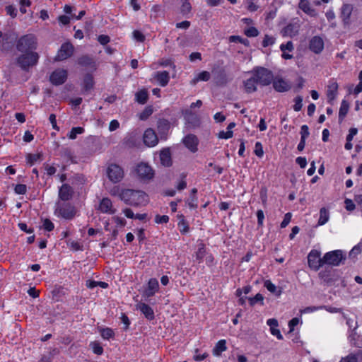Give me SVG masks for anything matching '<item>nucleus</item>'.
I'll return each mask as SVG.
<instances>
[{
	"label": "nucleus",
	"mask_w": 362,
	"mask_h": 362,
	"mask_svg": "<svg viewBox=\"0 0 362 362\" xmlns=\"http://www.w3.org/2000/svg\"><path fill=\"white\" fill-rule=\"evenodd\" d=\"M122 197V201L132 206H146L149 202L148 194L143 190L127 189Z\"/></svg>",
	"instance_id": "obj_1"
},
{
	"label": "nucleus",
	"mask_w": 362,
	"mask_h": 362,
	"mask_svg": "<svg viewBox=\"0 0 362 362\" xmlns=\"http://www.w3.org/2000/svg\"><path fill=\"white\" fill-rule=\"evenodd\" d=\"M37 44V37L34 34L28 33L18 39L16 47L19 52H35Z\"/></svg>",
	"instance_id": "obj_2"
},
{
	"label": "nucleus",
	"mask_w": 362,
	"mask_h": 362,
	"mask_svg": "<svg viewBox=\"0 0 362 362\" xmlns=\"http://www.w3.org/2000/svg\"><path fill=\"white\" fill-rule=\"evenodd\" d=\"M211 74L217 86L224 87L233 80V78L227 74L225 67L218 63L212 65Z\"/></svg>",
	"instance_id": "obj_3"
},
{
	"label": "nucleus",
	"mask_w": 362,
	"mask_h": 362,
	"mask_svg": "<svg viewBox=\"0 0 362 362\" xmlns=\"http://www.w3.org/2000/svg\"><path fill=\"white\" fill-rule=\"evenodd\" d=\"M258 85L269 86L273 81V73L271 70L263 66H255L250 71Z\"/></svg>",
	"instance_id": "obj_4"
},
{
	"label": "nucleus",
	"mask_w": 362,
	"mask_h": 362,
	"mask_svg": "<svg viewBox=\"0 0 362 362\" xmlns=\"http://www.w3.org/2000/svg\"><path fill=\"white\" fill-rule=\"evenodd\" d=\"M22 54L16 58L17 64L23 71H28L30 67L36 65L40 56L36 52H21Z\"/></svg>",
	"instance_id": "obj_5"
},
{
	"label": "nucleus",
	"mask_w": 362,
	"mask_h": 362,
	"mask_svg": "<svg viewBox=\"0 0 362 362\" xmlns=\"http://www.w3.org/2000/svg\"><path fill=\"white\" fill-rule=\"evenodd\" d=\"M54 214L57 216L64 219L72 220L76 214V207L69 202L58 203Z\"/></svg>",
	"instance_id": "obj_6"
},
{
	"label": "nucleus",
	"mask_w": 362,
	"mask_h": 362,
	"mask_svg": "<svg viewBox=\"0 0 362 362\" xmlns=\"http://www.w3.org/2000/svg\"><path fill=\"white\" fill-rule=\"evenodd\" d=\"M319 278L327 286L335 284L339 277V272L331 265L324 267L318 274Z\"/></svg>",
	"instance_id": "obj_7"
},
{
	"label": "nucleus",
	"mask_w": 362,
	"mask_h": 362,
	"mask_svg": "<svg viewBox=\"0 0 362 362\" xmlns=\"http://www.w3.org/2000/svg\"><path fill=\"white\" fill-rule=\"evenodd\" d=\"M137 178L142 182H147L154 177V170L147 163H140L137 164L134 170Z\"/></svg>",
	"instance_id": "obj_8"
},
{
	"label": "nucleus",
	"mask_w": 362,
	"mask_h": 362,
	"mask_svg": "<svg viewBox=\"0 0 362 362\" xmlns=\"http://www.w3.org/2000/svg\"><path fill=\"white\" fill-rule=\"evenodd\" d=\"M321 252L317 250H311L308 255V264L311 270L318 271L320 268H323V261L322 260Z\"/></svg>",
	"instance_id": "obj_9"
},
{
	"label": "nucleus",
	"mask_w": 362,
	"mask_h": 362,
	"mask_svg": "<svg viewBox=\"0 0 362 362\" xmlns=\"http://www.w3.org/2000/svg\"><path fill=\"white\" fill-rule=\"evenodd\" d=\"M108 179L113 183L119 182L124 177V170L121 166L117 164H110L106 170Z\"/></svg>",
	"instance_id": "obj_10"
},
{
	"label": "nucleus",
	"mask_w": 362,
	"mask_h": 362,
	"mask_svg": "<svg viewBox=\"0 0 362 362\" xmlns=\"http://www.w3.org/2000/svg\"><path fill=\"white\" fill-rule=\"evenodd\" d=\"M68 77L67 71L64 69H57L53 71L50 76L49 81L54 86H60L64 84Z\"/></svg>",
	"instance_id": "obj_11"
},
{
	"label": "nucleus",
	"mask_w": 362,
	"mask_h": 362,
	"mask_svg": "<svg viewBox=\"0 0 362 362\" xmlns=\"http://www.w3.org/2000/svg\"><path fill=\"white\" fill-rule=\"evenodd\" d=\"M74 52V46L71 42L63 43L56 56L55 60L63 61L69 58Z\"/></svg>",
	"instance_id": "obj_12"
},
{
	"label": "nucleus",
	"mask_w": 362,
	"mask_h": 362,
	"mask_svg": "<svg viewBox=\"0 0 362 362\" xmlns=\"http://www.w3.org/2000/svg\"><path fill=\"white\" fill-rule=\"evenodd\" d=\"M323 265H331L332 267L339 264V250H335L326 252L322 258Z\"/></svg>",
	"instance_id": "obj_13"
},
{
	"label": "nucleus",
	"mask_w": 362,
	"mask_h": 362,
	"mask_svg": "<svg viewBox=\"0 0 362 362\" xmlns=\"http://www.w3.org/2000/svg\"><path fill=\"white\" fill-rule=\"evenodd\" d=\"M159 290V283L156 278H151L148 283L147 287L144 291L142 296L146 300L153 296Z\"/></svg>",
	"instance_id": "obj_14"
},
{
	"label": "nucleus",
	"mask_w": 362,
	"mask_h": 362,
	"mask_svg": "<svg viewBox=\"0 0 362 362\" xmlns=\"http://www.w3.org/2000/svg\"><path fill=\"white\" fill-rule=\"evenodd\" d=\"M170 128V122L164 118L159 119L157 122V130L161 140H167Z\"/></svg>",
	"instance_id": "obj_15"
},
{
	"label": "nucleus",
	"mask_w": 362,
	"mask_h": 362,
	"mask_svg": "<svg viewBox=\"0 0 362 362\" xmlns=\"http://www.w3.org/2000/svg\"><path fill=\"white\" fill-rule=\"evenodd\" d=\"M144 143L148 147H153L158 143L156 133L152 128L145 130L143 136Z\"/></svg>",
	"instance_id": "obj_16"
},
{
	"label": "nucleus",
	"mask_w": 362,
	"mask_h": 362,
	"mask_svg": "<svg viewBox=\"0 0 362 362\" xmlns=\"http://www.w3.org/2000/svg\"><path fill=\"white\" fill-rule=\"evenodd\" d=\"M59 198L64 202H67L72 199L74 195L73 188L69 184H63L59 189Z\"/></svg>",
	"instance_id": "obj_17"
},
{
	"label": "nucleus",
	"mask_w": 362,
	"mask_h": 362,
	"mask_svg": "<svg viewBox=\"0 0 362 362\" xmlns=\"http://www.w3.org/2000/svg\"><path fill=\"white\" fill-rule=\"evenodd\" d=\"M323 39L318 36H313L309 41V49L315 54H320L324 49Z\"/></svg>",
	"instance_id": "obj_18"
},
{
	"label": "nucleus",
	"mask_w": 362,
	"mask_h": 362,
	"mask_svg": "<svg viewBox=\"0 0 362 362\" xmlns=\"http://www.w3.org/2000/svg\"><path fill=\"white\" fill-rule=\"evenodd\" d=\"M182 143L191 152L195 153L197 151L199 140L194 134H189L186 135L182 139Z\"/></svg>",
	"instance_id": "obj_19"
},
{
	"label": "nucleus",
	"mask_w": 362,
	"mask_h": 362,
	"mask_svg": "<svg viewBox=\"0 0 362 362\" xmlns=\"http://www.w3.org/2000/svg\"><path fill=\"white\" fill-rule=\"evenodd\" d=\"M98 210L103 214H114L116 212V209L113 208L111 199L108 197H104L100 200Z\"/></svg>",
	"instance_id": "obj_20"
},
{
	"label": "nucleus",
	"mask_w": 362,
	"mask_h": 362,
	"mask_svg": "<svg viewBox=\"0 0 362 362\" xmlns=\"http://www.w3.org/2000/svg\"><path fill=\"white\" fill-rule=\"evenodd\" d=\"M274 90L279 93H284L289 90L290 86L281 77H274L272 82Z\"/></svg>",
	"instance_id": "obj_21"
},
{
	"label": "nucleus",
	"mask_w": 362,
	"mask_h": 362,
	"mask_svg": "<svg viewBox=\"0 0 362 362\" xmlns=\"http://www.w3.org/2000/svg\"><path fill=\"white\" fill-rule=\"evenodd\" d=\"M137 309L141 311L148 320L151 321L154 320V311L149 305L145 303H140L137 305Z\"/></svg>",
	"instance_id": "obj_22"
},
{
	"label": "nucleus",
	"mask_w": 362,
	"mask_h": 362,
	"mask_svg": "<svg viewBox=\"0 0 362 362\" xmlns=\"http://www.w3.org/2000/svg\"><path fill=\"white\" fill-rule=\"evenodd\" d=\"M154 79L162 86H166L170 81V74L167 71H157L154 74Z\"/></svg>",
	"instance_id": "obj_23"
},
{
	"label": "nucleus",
	"mask_w": 362,
	"mask_h": 362,
	"mask_svg": "<svg viewBox=\"0 0 362 362\" xmlns=\"http://www.w3.org/2000/svg\"><path fill=\"white\" fill-rule=\"evenodd\" d=\"M298 8L311 17L317 16L316 10L312 7L308 0H300L298 3Z\"/></svg>",
	"instance_id": "obj_24"
},
{
	"label": "nucleus",
	"mask_w": 362,
	"mask_h": 362,
	"mask_svg": "<svg viewBox=\"0 0 362 362\" xmlns=\"http://www.w3.org/2000/svg\"><path fill=\"white\" fill-rule=\"evenodd\" d=\"M353 11V6L349 4H344L341 13L344 25H349L353 21L351 13Z\"/></svg>",
	"instance_id": "obj_25"
},
{
	"label": "nucleus",
	"mask_w": 362,
	"mask_h": 362,
	"mask_svg": "<svg viewBox=\"0 0 362 362\" xmlns=\"http://www.w3.org/2000/svg\"><path fill=\"white\" fill-rule=\"evenodd\" d=\"M160 163L165 167H170L173 164L171 153L169 148H163L160 152Z\"/></svg>",
	"instance_id": "obj_26"
},
{
	"label": "nucleus",
	"mask_w": 362,
	"mask_h": 362,
	"mask_svg": "<svg viewBox=\"0 0 362 362\" xmlns=\"http://www.w3.org/2000/svg\"><path fill=\"white\" fill-rule=\"evenodd\" d=\"M338 83L336 81H329L327 89V97L328 103H332L336 98L338 91Z\"/></svg>",
	"instance_id": "obj_27"
},
{
	"label": "nucleus",
	"mask_w": 362,
	"mask_h": 362,
	"mask_svg": "<svg viewBox=\"0 0 362 362\" xmlns=\"http://www.w3.org/2000/svg\"><path fill=\"white\" fill-rule=\"evenodd\" d=\"M257 85L258 83L252 76L243 81L245 92L248 94L256 92Z\"/></svg>",
	"instance_id": "obj_28"
},
{
	"label": "nucleus",
	"mask_w": 362,
	"mask_h": 362,
	"mask_svg": "<svg viewBox=\"0 0 362 362\" xmlns=\"http://www.w3.org/2000/svg\"><path fill=\"white\" fill-rule=\"evenodd\" d=\"M177 228L182 235H185L189 231V225L183 214H177Z\"/></svg>",
	"instance_id": "obj_29"
},
{
	"label": "nucleus",
	"mask_w": 362,
	"mask_h": 362,
	"mask_svg": "<svg viewBox=\"0 0 362 362\" xmlns=\"http://www.w3.org/2000/svg\"><path fill=\"white\" fill-rule=\"evenodd\" d=\"M197 189L192 188L190 191L189 198L185 201L187 205L191 209H196L198 207V197L197 196Z\"/></svg>",
	"instance_id": "obj_30"
},
{
	"label": "nucleus",
	"mask_w": 362,
	"mask_h": 362,
	"mask_svg": "<svg viewBox=\"0 0 362 362\" xmlns=\"http://www.w3.org/2000/svg\"><path fill=\"white\" fill-rule=\"evenodd\" d=\"M78 64L84 67H90L94 70L96 69L95 61L88 55H83L78 59Z\"/></svg>",
	"instance_id": "obj_31"
},
{
	"label": "nucleus",
	"mask_w": 362,
	"mask_h": 362,
	"mask_svg": "<svg viewBox=\"0 0 362 362\" xmlns=\"http://www.w3.org/2000/svg\"><path fill=\"white\" fill-rule=\"evenodd\" d=\"M280 49L282 52L281 57L284 59H291L293 55L286 52V50L292 52L294 49V46L292 41H288L286 44L282 43L280 45Z\"/></svg>",
	"instance_id": "obj_32"
},
{
	"label": "nucleus",
	"mask_w": 362,
	"mask_h": 362,
	"mask_svg": "<svg viewBox=\"0 0 362 362\" xmlns=\"http://www.w3.org/2000/svg\"><path fill=\"white\" fill-rule=\"evenodd\" d=\"M93 76L90 74H86L83 80V90L88 92L93 88L94 86Z\"/></svg>",
	"instance_id": "obj_33"
},
{
	"label": "nucleus",
	"mask_w": 362,
	"mask_h": 362,
	"mask_svg": "<svg viewBox=\"0 0 362 362\" xmlns=\"http://www.w3.org/2000/svg\"><path fill=\"white\" fill-rule=\"evenodd\" d=\"M298 33V27L293 23H288L283 30L282 33L284 35L293 37Z\"/></svg>",
	"instance_id": "obj_34"
},
{
	"label": "nucleus",
	"mask_w": 362,
	"mask_h": 362,
	"mask_svg": "<svg viewBox=\"0 0 362 362\" xmlns=\"http://www.w3.org/2000/svg\"><path fill=\"white\" fill-rule=\"evenodd\" d=\"M206 255V248L204 243L198 245V249L195 252L196 260L199 264L203 262L204 257Z\"/></svg>",
	"instance_id": "obj_35"
},
{
	"label": "nucleus",
	"mask_w": 362,
	"mask_h": 362,
	"mask_svg": "<svg viewBox=\"0 0 362 362\" xmlns=\"http://www.w3.org/2000/svg\"><path fill=\"white\" fill-rule=\"evenodd\" d=\"M98 332H100L101 337L105 340L113 339L115 335L113 329L110 327H99Z\"/></svg>",
	"instance_id": "obj_36"
},
{
	"label": "nucleus",
	"mask_w": 362,
	"mask_h": 362,
	"mask_svg": "<svg viewBox=\"0 0 362 362\" xmlns=\"http://www.w3.org/2000/svg\"><path fill=\"white\" fill-rule=\"evenodd\" d=\"M227 350L226 341L225 339H220L216 344L213 349V354L215 356H219L221 354Z\"/></svg>",
	"instance_id": "obj_37"
},
{
	"label": "nucleus",
	"mask_w": 362,
	"mask_h": 362,
	"mask_svg": "<svg viewBox=\"0 0 362 362\" xmlns=\"http://www.w3.org/2000/svg\"><path fill=\"white\" fill-rule=\"evenodd\" d=\"M358 129L356 128H351L349 131V134L346 136V142L344 145V148L346 150H351L353 147V144L351 143V141L353 140V138L357 134Z\"/></svg>",
	"instance_id": "obj_38"
},
{
	"label": "nucleus",
	"mask_w": 362,
	"mask_h": 362,
	"mask_svg": "<svg viewBox=\"0 0 362 362\" xmlns=\"http://www.w3.org/2000/svg\"><path fill=\"white\" fill-rule=\"evenodd\" d=\"M264 286L271 293H274L276 296H279L282 293L281 288L277 289L275 284H274L270 280H266L264 282Z\"/></svg>",
	"instance_id": "obj_39"
},
{
	"label": "nucleus",
	"mask_w": 362,
	"mask_h": 362,
	"mask_svg": "<svg viewBox=\"0 0 362 362\" xmlns=\"http://www.w3.org/2000/svg\"><path fill=\"white\" fill-rule=\"evenodd\" d=\"M148 99V92L145 89H142L135 94V100L136 101L141 105L146 103Z\"/></svg>",
	"instance_id": "obj_40"
},
{
	"label": "nucleus",
	"mask_w": 362,
	"mask_h": 362,
	"mask_svg": "<svg viewBox=\"0 0 362 362\" xmlns=\"http://www.w3.org/2000/svg\"><path fill=\"white\" fill-rule=\"evenodd\" d=\"M320 309H325L331 313H337L339 312V308L332 307V306H329V305H323V306H320V307H308L305 309V312H307V311L313 312V311H316Z\"/></svg>",
	"instance_id": "obj_41"
},
{
	"label": "nucleus",
	"mask_w": 362,
	"mask_h": 362,
	"mask_svg": "<svg viewBox=\"0 0 362 362\" xmlns=\"http://www.w3.org/2000/svg\"><path fill=\"white\" fill-rule=\"evenodd\" d=\"M125 189H126L121 188L119 185H115L109 190V193L111 196L118 197L122 201V196Z\"/></svg>",
	"instance_id": "obj_42"
},
{
	"label": "nucleus",
	"mask_w": 362,
	"mask_h": 362,
	"mask_svg": "<svg viewBox=\"0 0 362 362\" xmlns=\"http://www.w3.org/2000/svg\"><path fill=\"white\" fill-rule=\"evenodd\" d=\"M182 5L180 6V13L186 16H187L192 11V5L189 0H181Z\"/></svg>",
	"instance_id": "obj_43"
},
{
	"label": "nucleus",
	"mask_w": 362,
	"mask_h": 362,
	"mask_svg": "<svg viewBox=\"0 0 362 362\" xmlns=\"http://www.w3.org/2000/svg\"><path fill=\"white\" fill-rule=\"evenodd\" d=\"M329 220V212L325 208H322L320 210V218L318 220V225L322 226L325 224Z\"/></svg>",
	"instance_id": "obj_44"
},
{
	"label": "nucleus",
	"mask_w": 362,
	"mask_h": 362,
	"mask_svg": "<svg viewBox=\"0 0 362 362\" xmlns=\"http://www.w3.org/2000/svg\"><path fill=\"white\" fill-rule=\"evenodd\" d=\"M249 304L253 307L256 303L264 305V296L261 293H257L254 297L248 298Z\"/></svg>",
	"instance_id": "obj_45"
},
{
	"label": "nucleus",
	"mask_w": 362,
	"mask_h": 362,
	"mask_svg": "<svg viewBox=\"0 0 362 362\" xmlns=\"http://www.w3.org/2000/svg\"><path fill=\"white\" fill-rule=\"evenodd\" d=\"M362 252V242L355 245L349 252V257L352 259L357 258L358 255Z\"/></svg>",
	"instance_id": "obj_46"
},
{
	"label": "nucleus",
	"mask_w": 362,
	"mask_h": 362,
	"mask_svg": "<svg viewBox=\"0 0 362 362\" xmlns=\"http://www.w3.org/2000/svg\"><path fill=\"white\" fill-rule=\"evenodd\" d=\"M84 131V129L81 127H72L68 134V137L70 139H75L77 136V134H83Z\"/></svg>",
	"instance_id": "obj_47"
},
{
	"label": "nucleus",
	"mask_w": 362,
	"mask_h": 362,
	"mask_svg": "<svg viewBox=\"0 0 362 362\" xmlns=\"http://www.w3.org/2000/svg\"><path fill=\"white\" fill-rule=\"evenodd\" d=\"M42 155L40 153H28L26 156L27 163L30 165H33L41 158Z\"/></svg>",
	"instance_id": "obj_48"
},
{
	"label": "nucleus",
	"mask_w": 362,
	"mask_h": 362,
	"mask_svg": "<svg viewBox=\"0 0 362 362\" xmlns=\"http://www.w3.org/2000/svg\"><path fill=\"white\" fill-rule=\"evenodd\" d=\"M244 34L247 37H255L259 35V32L255 27L251 26L244 30Z\"/></svg>",
	"instance_id": "obj_49"
},
{
	"label": "nucleus",
	"mask_w": 362,
	"mask_h": 362,
	"mask_svg": "<svg viewBox=\"0 0 362 362\" xmlns=\"http://www.w3.org/2000/svg\"><path fill=\"white\" fill-rule=\"evenodd\" d=\"M93 352L97 355H101L103 353V348L98 341L91 342L90 344Z\"/></svg>",
	"instance_id": "obj_50"
},
{
	"label": "nucleus",
	"mask_w": 362,
	"mask_h": 362,
	"mask_svg": "<svg viewBox=\"0 0 362 362\" xmlns=\"http://www.w3.org/2000/svg\"><path fill=\"white\" fill-rule=\"evenodd\" d=\"M362 91V81H360L359 83L354 88L353 85H350L347 87V92L349 94L354 93L356 95L360 93Z\"/></svg>",
	"instance_id": "obj_51"
},
{
	"label": "nucleus",
	"mask_w": 362,
	"mask_h": 362,
	"mask_svg": "<svg viewBox=\"0 0 362 362\" xmlns=\"http://www.w3.org/2000/svg\"><path fill=\"white\" fill-rule=\"evenodd\" d=\"M210 78H211V74L209 71H202L198 74V75L196 77V79L197 81H202L206 82V81H209Z\"/></svg>",
	"instance_id": "obj_52"
},
{
	"label": "nucleus",
	"mask_w": 362,
	"mask_h": 362,
	"mask_svg": "<svg viewBox=\"0 0 362 362\" xmlns=\"http://www.w3.org/2000/svg\"><path fill=\"white\" fill-rule=\"evenodd\" d=\"M295 104L293 106L294 111L299 112L301 110L303 107V98L300 95H298L294 98Z\"/></svg>",
	"instance_id": "obj_53"
},
{
	"label": "nucleus",
	"mask_w": 362,
	"mask_h": 362,
	"mask_svg": "<svg viewBox=\"0 0 362 362\" xmlns=\"http://www.w3.org/2000/svg\"><path fill=\"white\" fill-rule=\"evenodd\" d=\"M254 153L259 158H262L264 156L263 146L261 142L257 141L255 143Z\"/></svg>",
	"instance_id": "obj_54"
},
{
	"label": "nucleus",
	"mask_w": 362,
	"mask_h": 362,
	"mask_svg": "<svg viewBox=\"0 0 362 362\" xmlns=\"http://www.w3.org/2000/svg\"><path fill=\"white\" fill-rule=\"evenodd\" d=\"M275 43V38L266 35L262 40V45L263 47H267L270 45H272Z\"/></svg>",
	"instance_id": "obj_55"
},
{
	"label": "nucleus",
	"mask_w": 362,
	"mask_h": 362,
	"mask_svg": "<svg viewBox=\"0 0 362 362\" xmlns=\"http://www.w3.org/2000/svg\"><path fill=\"white\" fill-rule=\"evenodd\" d=\"M349 108V103L348 101V99H346V97L343 100L342 103H341V117L345 116L346 113L348 112Z\"/></svg>",
	"instance_id": "obj_56"
},
{
	"label": "nucleus",
	"mask_w": 362,
	"mask_h": 362,
	"mask_svg": "<svg viewBox=\"0 0 362 362\" xmlns=\"http://www.w3.org/2000/svg\"><path fill=\"white\" fill-rule=\"evenodd\" d=\"M14 192L17 194L23 195L27 192V186L24 184H17L14 187Z\"/></svg>",
	"instance_id": "obj_57"
},
{
	"label": "nucleus",
	"mask_w": 362,
	"mask_h": 362,
	"mask_svg": "<svg viewBox=\"0 0 362 362\" xmlns=\"http://www.w3.org/2000/svg\"><path fill=\"white\" fill-rule=\"evenodd\" d=\"M169 216L168 215L157 214L155 216L154 221L158 224L167 223L169 221Z\"/></svg>",
	"instance_id": "obj_58"
},
{
	"label": "nucleus",
	"mask_w": 362,
	"mask_h": 362,
	"mask_svg": "<svg viewBox=\"0 0 362 362\" xmlns=\"http://www.w3.org/2000/svg\"><path fill=\"white\" fill-rule=\"evenodd\" d=\"M42 226H43V228L46 231H48V232L52 231L54 230V223L49 218H45L43 221Z\"/></svg>",
	"instance_id": "obj_59"
},
{
	"label": "nucleus",
	"mask_w": 362,
	"mask_h": 362,
	"mask_svg": "<svg viewBox=\"0 0 362 362\" xmlns=\"http://www.w3.org/2000/svg\"><path fill=\"white\" fill-rule=\"evenodd\" d=\"M259 197L262 201V203L264 206H265L267 203V189L265 187H262L259 191Z\"/></svg>",
	"instance_id": "obj_60"
},
{
	"label": "nucleus",
	"mask_w": 362,
	"mask_h": 362,
	"mask_svg": "<svg viewBox=\"0 0 362 362\" xmlns=\"http://www.w3.org/2000/svg\"><path fill=\"white\" fill-rule=\"evenodd\" d=\"M152 113L153 110L150 107H146L144 110L140 113L139 119L141 120H146L149 116L152 115Z\"/></svg>",
	"instance_id": "obj_61"
},
{
	"label": "nucleus",
	"mask_w": 362,
	"mask_h": 362,
	"mask_svg": "<svg viewBox=\"0 0 362 362\" xmlns=\"http://www.w3.org/2000/svg\"><path fill=\"white\" fill-rule=\"evenodd\" d=\"M291 218H292V214L291 212L286 213L284 215L282 222L281 223L280 227L281 228H286L291 222Z\"/></svg>",
	"instance_id": "obj_62"
},
{
	"label": "nucleus",
	"mask_w": 362,
	"mask_h": 362,
	"mask_svg": "<svg viewBox=\"0 0 362 362\" xmlns=\"http://www.w3.org/2000/svg\"><path fill=\"white\" fill-rule=\"evenodd\" d=\"M133 37L137 41V42H144L146 37H145V35L139 30H134L133 31Z\"/></svg>",
	"instance_id": "obj_63"
},
{
	"label": "nucleus",
	"mask_w": 362,
	"mask_h": 362,
	"mask_svg": "<svg viewBox=\"0 0 362 362\" xmlns=\"http://www.w3.org/2000/svg\"><path fill=\"white\" fill-rule=\"evenodd\" d=\"M6 13L11 18H16L17 16V9L12 5L6 6L5 8Z\"/></svg>",
	"instance_id": "obj_64"
}]
</instances>
